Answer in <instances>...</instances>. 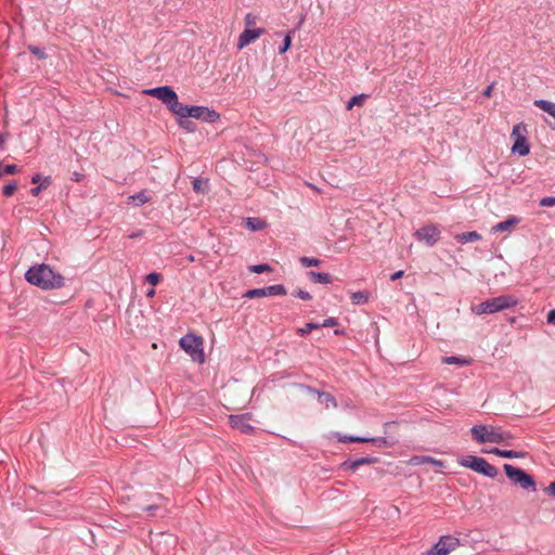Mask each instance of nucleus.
Here are the masks:
<instances>
[{
	"label": "nucleus",
	"mask_w": 555,
	"mask_h": 555,
	"mask_svg": "<svg viewBox=\"0 0 555 555\" xmlns=\"http://www.w3.org/2000/svg\"><path fill=\"white\" fill-rule=\"evenodd\" d=\"M249 271L253 272V273L260 274V273H263V272L271 271V267L269 264H267V263L254 264V266L249 267Z\"/></svg>",
	"instance_id": "7c9ffc66"
},
{
	"label": "nucleus",
	"mask_w": 555,
	"mask_h": 555,
	"mask_svg": "<svg viewBox=\"0 0 555 555\" xmlns=\"http://www.w3.org/2000/svg\"><path fill=\"white\" fill-rule=\"evenodd\" d=\"M545 491L547 494L555 496V481L551 482L546 488Z\"/></svg>",
	"instance_id": "c03bdc74"
},
{
	"label": "nucleus",
	"mask_w": 555,
	"mask_h": 555,
	"mask_svg": "<svg viewBox=\"0 0 555 555\" xmlns=\"http://www.w3.org/2000/svg\"><path fill=\"white\" fill-rule=\"evenodd\" d=\"M16 172H18V168L16 165H4L1 168V173H4V175H13Z\"/></svg>",
	"instance_id": "4c0bfd02"
},
{
	"label": "nucleus",
	"mask_w": 555,
	"mask_h": 555,
	"mask_svg": "<svg viewBox=\"0 0 555 555\" xmlns=\"http://www.w3.org/2000/svg\"><path fill=\"white\" fill-rule=\"evenodd\" d=\"M493 86H494L493 83H491L490 86H488V87L486 88V90L482 92V95H483V96H486V98L491 96V94H492V90H493Z\"/></svg>",
	"instance_id": "de8ad7c7"
},
{
	"label": "nucleus",
	"mask_w": 555,
	"mask_h": 555,
	"mask_svg": "<svg viewBox=\"0 0 555 555\" xmlns=\"http://www.w3.org/2000/svg\"><path fill=\"white\" fill-rule=\"evenodd\" d=\"M425 555H439L437 554V550L433 546L430 550H428Z\"/></svg>",
	"instance_id": "864d4df0"
},
{
	"label": "nucleus",
	"mask_w": 555,
	"mask_h": 555,
	"mask_svg": "<svg viewBox=\"0 0 555 555\" xmlns=\"http://www.w3.org/2000/svg\"><path fill=\"white\" fill-rule=\"evenodd\" d=\"M154 295H155V289L154 288L149 289L147 293H146L147 297H153Z\"/></svg>",
	"instance_id": "4d7b16f0"
},
{
	"label": "nucleus",
	"mask_w": 555,
	"mask_h": 555,
	"mask_svg": "<svg viewBox=\"0 0 555 555\" xmlns=\"http://www.w3.org/2000/svg\"><path fill=\"white\" fill-rule=\"evenodd\" d=\"M50 184V178H44L43 182L30 190V194L34 196H38L42 189H46Z\"/></svg>",
	"instance_id": "72a5a7b5"
},
{
	"label": "nucleus",
	"mask_w": 555,
	"mask_h": 555,
	"mask_svg": "<svg viewBox=\"0 0 555 555\" xmlns=\"http://www.w3.org/2000/svg\"><path fill=\"white\" fill-rule=\"evenodd\" d=\"M250 414L230 415L229 422L231 427L240 430L243 434H251L254 427L249 424Z\"/></svg>",
	"instance_id": "f8f14e48"
},
{
	"label": "nucleus",
	"mask_w": 555,
	"mask_h": 555,
	"mask_svg": "<svg viewBox=\"0 0 555 555\" xmlns=\"http://www.w3.org/2000/svg\"><path fill=\"white\" fill-rule=\"evenodd\" d=\"M321 327H330L338 325V321L335 318L325 319L321 324Z\"/></svg>",
	"instance_id": "37998d69"
},
{
	"label": "nucleus",
	"mask_w": 555,
	"mask_h": 555,
	"mask_svg": "<svg viewBox=\"0 0 555 555\" xmlns=\"http://www.w3.org/2000/svg\"><path fill=\"white\" fill-rule=\"evenodd\" d=\"M244 22L246 28H249L257 23V16L251 13H247L244 17Z\"/></svg>",
	"instance_id": "c9c22d12"
},
{
	"label": "nucleus",
	"mask_w": 555,
	"mask_h": 555,
	"mask_svg": "<svg viewBox=\"0 0 555 555\" xmlns=\"http://www.w3.org/2000/svg\"><path fill=\"white\" fill-rule=\"evenodd\" d=\"M41 180V176L39 173H36L33 178H31V182L33 183H38L40 182Z\"/></svg>",
	"instance_id": "603ef678"
},
{
	"label": "nucleus",
	"mask_w": 555,
	"mask_h": 555,
	"mask_svg": "<svg viewBox=\"0 0 555 555\" xmlns=\"http://www.w3.org/2000/svg\"><path fill=\"white\" fill-rule=\"evenodd\" d=\"M157 508H158V506H157V505H149V506H146L144 509H145V511H147V512H152V511H155V509H157Z\"/></svg>",
	"instance_id": "5fc2aeb1"
},
{
	"label": "nucleus",
	"mask_w": 555,
	"mask_h": 555,
	"mask_svg": "<svg viewBox=\"0 0 555 555\" xmlns=\"http://www.w3.org/2000/svg\"><path fill=\"white\" fill-rule=\"evenodd\" d=\"M402 275H403V271H401V270H400V271L395 272V273L390 276V279H391V281H396V280L400 279Z\"/></svg>",
	"instance_id": "3c124183"
},
{
	"label": "nucleus",
	"mask_w": 555,
	"mask_h": 555,
	"mask_svg": "<svg viewBox=\"0 0 555 555\" xmlns=\"http://www.w3.org/2000/svg\"><path fill=\"white\" fill-rule=\"evenodd\" d=\"M520 222L516 216H511L506 220L496 223L492 228V232H512L514 228Z\"/></svg>",
	"instance_id": "4468645a"
},
{
	"label": "nucleus",
	"mask_w": 555,
	"mask_h": 555,
	"mask_svg": "<svg viewBox=\"0 0 555 555\" xmlns=\"http://www.w3.org/2000/svg\"><path fill=\"white\" fill-rule=\"evenodd\" d=\"M17 188L16 182H10L3 186V195L4 196H11L14 194L15 190Z\"/></svg>",
	"instance_id": "f704fd0d"
},
{
	"label": "nucleus",
	"mask_w": 555,
	"mask_h": 555,
	"mask_svg": "<svg viewBox=\"0 0 555 555\" xmlns=\"http://www.w3.org/2000/svg\"><path fill=\"white\" fill-rule=\"evenodd\" d=\"M470 433L478 443L492 442L509 446L513 439V435L509 431L492 425H475L472 427Z\"/></svg>",
	"instance_id": "f03ea898"
},
{
	"label": "nucleus",
	"mask_w": 555,
	"mask_h": 555,
	"mask_svg": "<svg viewBox=\"0 0 555 555\" xmlns=\"http://www.w3.org/2000/svg\"><path fill=\"white\" fill-rule=\"evenodd\" d=\"M540 206H542V207L555 206V196H546V197L541 198Z\"/></svg>",
	"instance_id": "58836bf2"
},
{
	"label": "nucleus",
	"mask_w": 555,
	"mask_h": 555,
	"mask_svg": "<svg viewBox=\"0 0 555 555\" xmlns=\"http://www.w3.org/2000/svg\"><path fill=\"white\" fill-rule=\"evenodd\" d=\"M192 186L196 193H204L207 191V180L196 178L192 181Z\"/></svg>",
	"instance_id": "cd10ccee"
},
{
	"label": "nucleus",
	"mask_w": 555,
	"mask_h": 555,
	"mask_svg": "<svg viewBox=\"0 0 555 555\" xmlns=\"http://www.w3.org/2000/svg\"><path fill=\"white\" fill-rule=\"evenodd\" d=\"M160 279H162L160 274H158L156 272H152L146 275V281L152 285H157L159 283Z\"/></svg>",
	"instance_id": "e433bc0d"
},
{
	"label": "nucleus",
	"mask_w": 555,
	"mask_h": 555,
	"mask_svg": "<svg viewBox=\"0 0 555 555\" xmlns=\"http://www.w3.org/2000/svg\"><path fill=\"white\" fill-rule=\"evenodd\" d=\"M29 51L36 55L38 59H46V53L43 52V50H41L40 48L36 47V46H30L29 47Z\"/></svg>",
	"instance_id": "a19ab883"
},
{
	"label": "nucleus",
	"mask_w": 555,
	"mask_h": 555,
	"mask_svg": "<svg viewBox=\"0 0 555 555\" xmlns=\"http://www.w3.org/2000/svg\"><path fill=\"white\" fill-rule=\"evenodd\" d=\"M319 327H321L320 323H307L305 327L298 330V333L300 335H306L309 334L312 330H317Z\"/></svg>",
	"instance_id": "473e14b6"
},
{
	"label": "nucleus",
	"mask_w": 555,
	"mask_h": 555,
	"mask_svg": "<svg viewBox=\"0 0 555 555\" xmlns=\"http://www.w3.org/2000/svg\"><path fill=\"white\" fill-rule=\"evenodd\" d=\"M487 452L505 459H520L525 456V453L522 452H516L513 450H501L498 448L490 449Z\"/></svg>",
	"instance_id": "a211bd4d"
},
{
	"label": "nucleus",
	"mask_w": 555,
	"mask_h": 555,
	"mask_svg": "<svg viewBox=\"0 0 555 555\" xmlns=\"http://www.w3.org/2000/svg\"><path fill=\"white\" fill-rule=\"evenodd\" d=\"M267 296H281L286 294V288L283 285L276 284L266 287Z\"/></svg>",
	"instance_id": "393cba45"
},
{
	"label": "nucleus",
	"mask_w": 555,
	"mask_h": 555,
	"mask_svg": "<svg viewBox=\"0 0 555 555\" xmlns=\"http://www.w3.org/2000/svg\"><path fill=\"white\" fill-rule=\"evenodd\" d=\"M428 464H433L434 466H437V467H442V466H443L442 461H440V460H436V459L430 457V456H429V462H428Z\"/></svg>",
	"instance_id": "49530a36"
},
{
	"label": "nucleus",
	"mask_w": 555,
	"mask_h": 555,
	"mask_svg": "<svg viewBox=\"0 0 555 555\" xmlns=\"http://www.w3.org/2000/svg\"><path fill=\"white\" fill-rule=\"evenodd\" d=\"M440 229L435 224H428L418 229L414 236L417 241L425 243L427 246H434L440 238Z\"/></svg>",
	"instance_id": "9d476101"
},
{
	"label": "nucleus",
	"mask_w": 555,
	"mask_h": 555,
	"mask_svg": "<svg viewBox=\"0 0 555 555\" xmlns=\"http://www.w3.org/2000/svg\"><path fill=\"white\" fill-rule=\"evenodd\" d=\"M180 347L192 358L193 361L203 363L205 361L203 338L195 334H186L180 338Z\"/></svg>",
	"instance_id": "423d86ee"
},
{
	"label": "nucleus",
	"mask_w": 555,
	"mask_h": 555,
	"mask_svg": "<svg viewBox=\"0 0 555 555\" xmlns=\"http://www.w3.org/2000/svg\"><path fill=\"white\" fill-rule=\"evenodd\" d=\"M83 179V175L79 173V172H74L73 173V177H72V180L76 181V182H79Z\"/></svg>",
	"instance_id": "09e8293b"
},
{
	"label": "nucleus",
	"mask_w": 555,
	"mask_h": 555,
	"mask_svg": "<svg viewBox=\"0 0 555 555\" xmlns=\"http://www.w3.org/2000/svg\"><path fill=\"white\" fill-rule=\"evenodd\" d=\"M262 34H264V29L262 28H246L238 37L237 48H245L246 46L257 40Z\"/></svg>",
	"instance_id": "ddd939ff"
},
{
	"label": "nucleus",
	"mask_w": 555,
	"mask_h": 555,
	"mask_svg": "<svg viewBox=\"0 0 555 555\" xmlns=\"http://www.w3.org/2000/svg\"><path fill=\"white\" fill-rule=\"evenodd\" d=\"M319 402L324 404L326 409L333 408L336 409L338 406L337 400L330 392H318Z\"/></svg>",
	"instance_id": "aec40b11"
},
{
	"label": "nucleus",
	"mask_w": 555,
	"mask_h": 555,
	"mask_svg": "<svg viewBox=\"0 0 555 555\" xmlns=\"http://www.w3.org/2000/svg\"><path fill=\"white\" fill-rule=\"evenodd\" d=\"M503 468L506 476L511 479L513 483L518 485L524 490H529L532 492L537 490L534 479L524 469L515 467L511 464H504Z\"/></svg>",
	"instance_id": "6e6552de"
},
{
	"label": "nucleus",
	"mask_w": 555,
	"mask_h": 555,
	"mask_svg": "<svg viewBox=\"0 0 555 555\" xmlns=\"http://www.w3.org/2000/svg\"><path fill=\"white\" fill-rule=\"evenodd\" d=\"M301 387L304 389H306L309 393H317L318 395V392H321L320 390H318V389H315V388H313L311 386H301Z\"/></svg>",
	"instance_id": "8fccbe9b"
},
{
	"label": "nucleus",
	"mask_w": 555,
	"mask_h": 555,
	"mask_svg": "<svg viewBox=\"0 0 555 555\" xmlns=\"http://www.w3.org/2000/svg\"><path fill=\"white\" fill-rule=\"evenodd\" d=\"M456 242L461 244H466L470 242H476L481 240V235L476 231L464 232L455 235Z\"/></svg>",
	"instance_id": "6ab92c4d"
},
{
	"label": "nucleus",
	"mask_w": 555,
	"mask_h": 555,
	"mask_svg": "<svg viewBox=\"0 0 555 555\" xmlns=\"http://www.w3.org/2000/svg\"><path fill=\"white\" fill-rule=\"evenodd\" d=\"M369 300L367 292H356L351 294V301L353 305H363Z\"/></svg>",
	"instance_id": "a878e982"
},
{
	"label": "nucleus",
	"mask_w": 555,
	"mask_h": 555,
	"mask_svg": "<svg viewBox=\"0 0 555 555\" xmlns=\"http://www.w3.org/2000/svg\"><path fill=\"white\" fill-rule=\"evenodd\" d=\"M4 141H5L4 137L0 135V149L2 147Z\"/></svg>",
	"instance_id": "bf43d9fd"
},
{
	"label": "nucleus",
	"mask_w": 555,
	"mask_h": 555,
	"mask_svg": "<svg viewBox=\"0 0 555 555\" xmlns=\"http://www.w3.org/2000/svg\"><path fill=\"white\" fill-rule=\"evenodd\" d=\"M293 295L298 297V298H300V299H302V300L311 299V295L308 292L302 291V289H297Z\"/></svg>",
	"instance_id": "79ce46f5"
},
{
	"label": "nucleus",
	"mask_w": 555,
	"mask_h": 555,
	"mask_svg": "<svg viewBox=\"0 0 555 555\" xmlns=\"http://www.w3.org/2000/svg\"><path fill=\"white\" fill-rule=\"evenodd\" d=\"M533 104L534 106L539 107L540 109L555 118V103L550 102L547 100H535ZM553 129H555V126L553 127Z\"/></svg>",
	"instance_id": "412c9836"
},
{
	"label": "nucleus",
	"mask_w": 555,
	"mask_h": 555,
	"mask_svg": "<svg viewBox=\"0 0 555 555\" xmlns=\"http://www.w3.org/2000/svg\"><path fill=\"white\" fill-rule=\"evenodd\" d=\"M177 116L180 118L192 117L198 120H203L206 122H215L219 119L220 115L206 106H196V105H183L181 104Z\"/></svg>",
	"instance_id": "39448f33"
},
{
	"label": "nucleus",
	"mask_w": 555,
	"mask_h": 555,
	"mask_svg": "<svg viewBox=\"0 0 555 555\" xmlns=\"http://www.w3.org/2000/svg\"><path fill=\"white\" fill-rule=\"evenodd\" d=\"M186 259L191 262L195 261V257L193 255H189Z\"/></svg>",
	"instance_id": "13d9d810"
},
{
	"label": "nucleus",
	"mask_w": 555,
	"mask_h": 555,
	"mask_svg": "<svg viewBox=\"0 0 555 555\" xmlns=\"http://www.w3.org/2000/svg\"><path fill=\"white\" fill-rule=\"evenodd\" d=\"M429 462V456H413L410 463L413 465L426 464Z\"/></svg>",
	"instance_id": "ea45409f"
},
{
	"label": "nucleus",
	"mask_w": 555,
	"mask_h": 555,
	"mask_svg": "<svg viewBox=\"0 0 555 555\" xmlns=\"http://www.w3.org/2000/svg\"><path fill=\"white\" fill-rule=\"evenodd\" d=\"M151 196L146 190H142L139 193L131 195L128 197L129 204H132L133 206H142L145 203L150 202Z\"/></svg>",
	"instance_id": "f3484780"
},
{
	"label": "nucleus",
	"mask_w": 555,
	"mask_h": 555,
	"mask_svg": "<svg viewBox=\"0 0 555 555\" xmlns=\"http://www.w3.org/2000/svg\"><path fill=\"white\" fill-rule=\"evenodd\" d=\"M143 93L158 99L163 104L167 106L171 113L177 115L181 103L179 102L178 95L172 88L168 86H162L152 89H145L143 90Z\"/></svg>",
	"instance_id": "20e7f679"
},
{
	"label": "nucleus",
	"mask_w": 555,
	"mask_h": 555,
	"mask_svg": "<svg viewBox=\"0 0 555 555\" xmlns=\"http://www.w3.org/2000/svg\"><path fill=\"white\" fill-rule=\"evenodd\" d=\"M291 44H292V35H291V33H288L284 37V41H283V44L279 49V53L284 54L289 49Z\"/></svg>",
	"instance_id": "2f4dec72"
},
{
	"label": "nucleus",
	"mask_w": 555,
	"mask_h": 555,
	"mask_svg": "<svg viewBox=\"0 0 555 555\" xmlns=\"http://www.w3.org/2000/svg\"><path fill=\"white\" fill-rule=\"evenodd\" d=\"M310 280L314 283L321 284H330L332 282V276L330 273L325 272H309Z\"/></svg>",
	"instance_id": "4be33fe9"
},
{
	"label": "nucleus",
	"mask_w": 555,
	"mask_h": 555,
	"mask_svg": "<svg viewBox=\"0 0 555 555\" xmlns=\"http://www.w3.org/2000/svg\"><path fill=\"white\" fill-rule=\"evenodd\" d=\"M186 124H190V122H189V121H186V122L184 124V122H182V121H181V122H180V126H182V127H186Z\"/></svg>",
	"instance_id": "052dcab7"
},
{
	"label": "nucleus",
	"mask_w": 555,
	"mask_h": 555,
	"mask_svg": "<svg viewBox=\"0 0 555 555\" xmlns=\"http://www.w3.org/2000/svg\"><path fill=\"white\" fill-rule=\"evenodd\" d=\"M547 323L555 324V309L547 313Z\"/></svg>",
	"instance_id": "a18cd8bd"
},
{
	"label": "nucleus",
	"mask_w": 555,
	"mask_h": 555,
	"mask_svg": "<svg viewBox=\"0 0 555 555\" xmlns=\"http://www.w3.org/2000/svg\"><path fill=\"white\" fill-rule=\"evenodd\" d=\"M442 362L446 363V364H457V365H467V364H469V360H467L465 358H461V357H455V356L444 357L442 359Z\"/></svg>",
	"instance_id": "bb28decb"
},
{
	"label": "nucleus",
	"mask_w": 555,
	"mask_h": 555,
	"mask_svg": "<svg viewBox=\"0 0 555 555\" xmlns=\"http://www.w3.org/2000/svg\"><path fill=\"white\" fill-rule=\"evenodd\" d=\"M459 464L489 478H495L498 476V469L483 457L467 455L461 457Z\"/></svg>",
	"instance_id": "0eeeda50"
},
{
	"label": "nucleus",
	"mask_w": 555,
	"mask_h": 555,
	"mask_svg": "<svg viewBox=\"0 0 555 555\" xmlns=\"http://www.w3.org/2000/svg\"><path fill=\"white\" fill-rule=\"evenodd\" d=\"M245 223L251 231H259L264 228V222L259 218H246Z\"/></svg>",
	"instance_id": "b1692460"
},
{
	"label": "nucleus",
	"mask_w": 555,
	"mask_h": 555,
	"mask_svg": "<svg viewBox=\"0 0 555 555\" xmlns=\"http://www.w3.org/2000/svg\"><path fill=\"white\" fill-rule=\"evenodd\" d=\"M25 279L28 283L46 291L64 286L63 275L44 263L29 268L25 273Z\"/></svg>",
	"instance_id": "f257e3e1"
},
{
	"label": "nucleus",
	"mask_w": 555,
	"mask_h": 555,
	"mask_svg": "<svg viewBox=\"0 0 555 555\" xmlns=\"http://www.w3.org/2000/svg\"><path fill=\"white\" fill-rule=\"evenodd\" d=\"M377 460L375 457H361V459H357L354 461H347L343 464V467H345L346 469H350V470H356L358 469L361 465H365V464H372V463H375Z\"/></svg>",
	"instance_id": "dca6fc26"
},
{
	"label": "nucleus",
	"mask_w": 555,
	"mask_h": 555,
	"mask_svg": "<svg viewBox=\"0 0 555 555\" xmlns=\"http://www.w3.org/2000/svg\"><path fill=\"white\" fill-rule=\"evenodd\" d=\"M141 235H142V232H141V231H139V232H135V233L130 234V235H129V237H130V238H135V237H139V236H141Z\"/></svg>",
	"instance_id": "6e6d98bb"
},
{
	"label": "nucleus",
	"mask_w": 555,
	"mask_h": 555,
	"mask_svg": "<svg viewBox=\"0 0 555 555\" xmlns=\"http://www.w3.org/2000/svg\"><path fill=\"white\" fill-rule=\"evenodd\" d=\"M518 304V299L511 295H501L486 301L473 308V311L478 314H492L509 308L515 307Z\"/></svg>",
	"instance_id": "7ed1b4c3"
},
{
	"label": "nucleus",
	"mask_w": 555,
	"mask_h": 555,
	"mask_svg": "<svg viewBox=\"0 0 555 555\" xmlns=\"http://www.w3.org/2000/svg\"><path fill=\"white\" fill-rule=\"evenodd\" d=\"M264 296H267L266 287L249 289L244 295V297H246V298H256V297H264Z\"/></svg>",
	"instance_id": "c85d7f7f"
},
{
	"label": "nucleus",
	"mask_w": 555,
	"mask_h": 555,
	"mask_svg": "<svg viewBox=\"0 0 555 555\" xmlns=\"http://www.w3.org/2000/svg\"><path fill=\"white\" fill-rule=\"evenodd\" d=\"M526 131V128L521 125H516L513 128L512 131V138L515 140L514 144L512 146V152L515 154H518L520 156H526L530 152L529 144L527 142V139L524 134Z\"/></svg>",
	"instance_id": "1a4fd4ad"
},
{
	"label": "nucleus",
	"mask_w": 555,
	"mask_h": 555,
	"mask_svg": "<svg viewBox=\"0 0 555 555\" xmlns=\"http://www.w3.org/2000/svg\"><path fill=\"white\" fill-rule=\"evenodd\" d=\"M461 545L459 538L453 535H442L437 543L434 544L437 554L449 555L451 552L456 550Z\"/></svg>",
	"instance_id": "9b49d317"
},
{
	"label": "nucleus",
	"mask_w": 555,
	"mask_h": 555,
	"mask_svg": "<svg viewBox=\"0 0 555 555\" xmlns=\"http://www.w3.org/2000/svg\"><path fill=\"white\" fill-rule=\"evenodd\" d=\"M339 441H343V442H372L377 446H387V439L384 437L365 438V437H358V436H345L343 438H339Z\"/></svg>",
	"instance_id": "2eb2a0df"
},
{
	"label": "nucleus",
	"mask_w": 555,
	"mask_h": 555,
	"mask_svg": "<svg viewBox=\"0 0 555 555\" xmlns=\"http://www.w3.org/2000/svg\"><path fill=\"white\" fill-rule=\"evenodd\" d=\"M367 98L366 94H358L352 96L346 104V108L348 111L352 109L354 106H362Z\"/></svg>",
	"instance_id": "5701e85b"
},
{
	"label": "nucleus",
	"mask_w": 555,
	"mask_h": 555,
	"mask_svg": "<svg viewBox=\"0 0 555 555\" xmlns=\"http://www.w3.org/2000/svg\"><path fill=\"white\" fill-rule=\"evenodd\" d=\"M300 263L304 266V267H318L321 264V260L318 259V258H311V257H301L299 259Z\"/></svg>",
	"instance_id": "c756f323"
}]
</instances>
